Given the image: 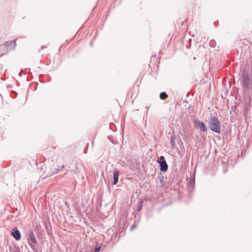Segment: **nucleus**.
<instances>
[{
  "label": "nucleus",
  "mask_w": 252,
  "mask_h": 252,
  "mask_svg": "<svg viewBox=\"0 0 252 252\" xmlns=\"http://www.w3.org/2000/svg\"><path fill=\"white\" fill-rule=\"evenodd\" d=\"M210 128L213 131L220 133V125L218 119L215 116H211L208 122Z\"/></svg>",
  "instance_id": "nucleus-1"
},
{
  "label": "nucleus",
  "mask_w": 252,
  "mask_h": 252,
  "mask_svg": "<svg viewBox=\"0 0 252 252\" xmlns=\"http://www.w3.org/2000/svg\"><path fill=\"white\" fill-rule=\"evenodd\" d=\"M16 45V40L6 41L0 45V51L4 52L0 55V58L7 54L9 51L14 49Z\"/></svg>",
  "instance_id": "nucleus-2"
},
{
  "label": "nucleus",
  "mask_w": 252,
  "mask_h": 252,
  "mask_svg": "<svg viewBox=\"0 0 252 252\" xmlns=\"http://www.w3.org/2000/svg\"><path fill=\"white\" fill-rule=\"evenodd\" d=\"M242 76L243 79V83L242 84L243 88L245 89L249 88L251 84V80L249 73L246 69H243Z\"/></svg>",
  "instance_id": "nucleus-3"
},
{
  "label": "nucleus",
  "mask_w": 252,
  "mask_h": 252,
  "mask_svg": "<svg viewBox=\"0 0 252 252\" xmlns=\"http://www.w3.org/2000/svg\"><path fill=\"white\" fill-rule=\"evenodd\" d=\"M193 123L194 126L196 129H199L200 131L204 132L207 131L206 127L203 122L198 120H194Z\"/></svg>",
  "instance_id": "nucleus-4"
},
{
  "label": "nucleus",
  "mask_w": 252,
  "mask_h": 252,
  "mask_svg": "<svg viewBox=\"0 0 252 252\" xmlns=\"http://www.w3.org/2000/svg\"><path fill=\"white\" fill-rule=\"evenodd\" d=\"M160 159L162 160H158V162L159 163L160 170L162 172H166L168 170V165L163 156H161Z\"/></svg>",
  "instance_id": "nucleus-5"
},
{
  "label": "nucleus",
  "mask_w": 252,
  "mask_h": 252,
  "mask_svg": "<svg viewBox=\"0 0 252 252\" xmlns=\"http://www.w3.org/2000/svg\"><path fill=\"white\" fill-rule=\"evenodd\" d=\"M28 242L29 245L31 246V247L33 249V246L31 244L32 243L33 244H35L36 243V238L34 234V233L32 231L30 230L29 232V239Z\"/></svg>",
  "instance_id": "nucleus-6"
},
{
  "label": "nucleus",
  "mask_w": 252,
  "mask_h": 252,
  "mask_svg": "<svg viewBox=\"0 0 252 252\" xmlns=\"http://www.w3.org/2000/svg\"><path fill=\"white\" fill-rule=\"evenodd\" d=\"M11 235L16 240H19L21 238V233L17 227H14L13 228Z\"/></svg>",
  "instance_id": "nucleus-7"
},
{
  "label": "nucleus",
  "mask_w": 252,
  "mask_h": 252,
  "mask_svg": "<svg viewBox=\"0 0 252 252\" xmlns=\"http://www.w3.org/2000/svg\"><path fill=\"white\" fill-rule=\"evenodd\" d=\"M119 177V171L116 169L113 171V185H116L118 182Z\"/></svg>",
  "instance_id": "nucleus-8"
},
{
  "label": "nucleus",
  "mask_w": 252,
  "mask_h": 252,
  "mask_svg": "<svg viewBox=\"0 0 252 252\" xmlns=\"http://www.w3.org/2000/svg\"><path fill=\"white\" fill-rule=\"evenodd\" d=\"M194 182H195L194 176L193 177V179H192V178H190L188 180V185L190 186V188H194Z\"/></svg>",
  "instance_id": "nucleus-9"
},
{
  "label": "nucleus",
  "mask_w": 252,
  "mask_h": 252,
  "mask_svg": "<svg viewBox=\"0 0 252 252\" xmlns=\"http://www.w3.org/2000/svg\"><path fill=\"white\" fill-rule=\"evenodd\" d=\"M170 144H171V148L172 149L174 148L175 146V144H176L175 138L174 136L171 137V138H170Z\"/></svg>",
  "instance_id": "nucleus-10"
},
{
  "label": "nucleus",
  "mask_w": 252,
  "mask_h": 252,
  "mask_svg": "<svg viewBox=\"0 0 252 252\" xmlns=\"http://www.w3.org/2000/svg\"><path fill=\"white\" fill-rule=\"evenodd\" d=\"M160 98L162 100H165L168 96L166 93L164 92H162L160 94Z\"/></svg>",
  "instance_id": "nucleus-11"
},
{
  "label": "nucleus",
  "mask_w": 252,
  "mask_h": 252,
  "mask_svg": "<svg viewBox=\"0 0 252 252\" xmlns=\"http://www.w3.org/2000/svg\"><path fill=\"white\" fill-rule=\"evenodd\" d=\"M101 246H102L101 244H98V243H97L96 246L95 248L94 252H99L101 249Z\"/></svg>",
  "instance_id": "nucleus-12"
},
{
  "label": "nucleus",
  "mask_w": 252,
  "mask_h": 252,
  "mask_svg": "<svg viewBox=\"0 0 252 252\" xmlns=\"http://www.w3.org/2000/svg\"><path fill=\"white\" fill-rule=\"evenodd\" d=\"M59 172V169L58 168H54V170H52L51 171V173L49 175L50 176H53L54 175V174H55L56 173H57Z\"/></svg>",
  "instance_id": "nucleus-13"
},
{
  "label": "nucleus",
  "mask_w": 252,
  "mask_h": 252,
  "mask_svg": "<svg viewBox=\"0 0 252 252\" xmlns=\"http://www.w3.org/2000/svg\"><path fill=\"white\" fill-rule=\"evenodd\" d=\"M141 209H142V204L139 205L138 206L137 210L139 211L141 210Z\"/></svg>",
  "instance_id": "nucleus-14"
},
{
  "label": "nucleus",
  "mask_w": 252,
  "mask_h": 252,
  "mask_svg": "<svg viewBox=\"0 0 252 252\" xmlns=\"http://www.w3.org/2000/svg\"><path fill=\"white\" fill-rule=\"evenodd\" d=\"M136 225L135 224H133L131 226V229L132 230L133 229H134L135 228H136Z\"/></svg>",
  "instance_id": "nucleus-15"
},
{
  "label": "nucleus",
  "mask_w": 252,
  "mask_h": 252,
  "mask_svg": "<svg viewBox=\"0 0 252 252\" xmlns=\"http://www.w3.org/2000/svg\"><path fill=\"white\" fill-rule=\"evenodd\" d=\"M210 44L211 45V46H214L215 45H214V41H211L210 42Z\"/></svg>",
  "instance_id": "nucleus-16"
},
{
  "label": "nucleus",
  "mask_w": 252,
  "mask_h": 252,
  "mask_svg": "<svg viewBox=\"0 0 252 252\" xmlns=\"http://www.w3.org/2000/svg\"><path fill=\"white\" fill-rule=\"evenodd\" d=\"M160 182H161V183H162V182L163 181V178H161V179H160Z\"/></svg>",
  "instance_id": "nucleus-17"
},
{
  "label": "nucleus",
  "mask_w": 252,
  "mask_h": 252,
  "mask_svg": "<svg viewBox=\"0 0 252 252\" xmlns=\"http://www.w3.org/2000/svg\"><path fill=\"white\" fill-rule=\"evenodd\" d=\"M19 75L20 76H21V75H22V71H21V72L19 73Z\"/></svg>",
  "instance_id": "nucleus-18"
},
{
  "label": "nucleus",
  "mask_w": 252,
  "mask_h": 252,
  "mask_svg": "<svg viewBox=\"0 0 252 252\" xmlns=\"http://www.w3.org/2000/svg\"><path fill=\"white\" fill-rule=\"evenodd\" d=\"M84 153H85V154H86V153H87V149L85 150Z\"/></svg>",
  "instance_id": "nucleus-19"
},
{
  "label": "nucleus",
  "mask_w": 252,
  "mask_h": 252,
  "mask_svg": "<svg viewBox=\"0 0 252 252\" xmlns=\"http://www.w3.org/2000/svg\"><path fill=\"white\" fill-rule=\"evenodd\" d=\"M18 252L17 251H14L13 252Z\"/></svg>",
  "instance_id": "nucleus-20"
}]
</instances>
